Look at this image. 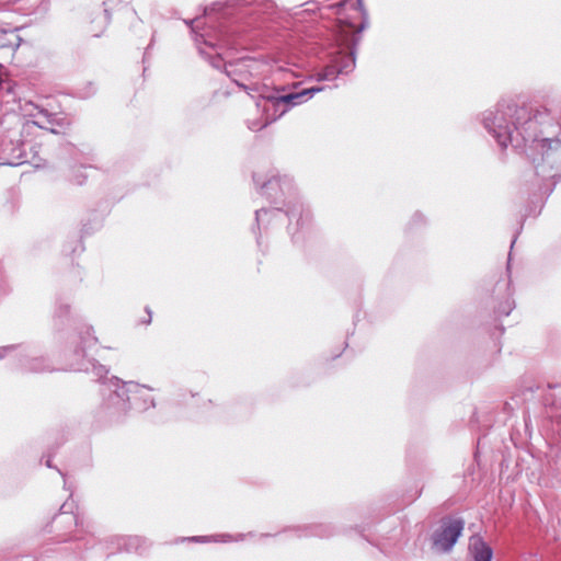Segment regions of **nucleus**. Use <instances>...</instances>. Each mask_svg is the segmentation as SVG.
Segmentation results:
<instances>
[{"label":"nucleus","instance_id":"f257e3e1","mask_svg":"<svg viewBox=\"0 0 561 561\" xmlns=\"http://www.w3.org/2000/svg\"><path fill=\"white\" fill-rule=\"evenodd\" d=\"M482 122L499 146L524 147L533 162H537L539 157L545 161L552 152L561 150V139L549 136L548 128L552 125L546 112L534 111L527 105L501 102L495 110L483 113Z\"/></svg>","mask_w":561,"mask_h":561},{"label":"nucleus","instance_id":"f03ea898","mask_svg":"<svg viewBox=\"0 0 561 561\" xmlns=\"http://www.w3.org/2000/svg\"><path fill=\"white\" fill-rule=\"evenodd\" d=\"M320 91H322L321 87H311L286 94L263 95V104L257 103V105L262 106L266 113L265 122L250 125L249 128L252 130L261 129L284 115L290 107L305 103Z\"/></svg>","mask_w":561,"mask_h":561},{"label":"nucleus","instance_id":"7ed1b4c3","mask_svg":"<svg viewBox=\"0 0 561 561\" xmlns=\"http://www.w3.org/2000/svg\"><path fill=\"white\" fill-rule=\"evenodd\" d=\"M210 65L217 69L224 66L226 75L232 82L245 91L254 89L252 80L259 79L267 67L264 61L250 57L225 64L219 55L210 57Z\"/></svg>","mask_w":561,"mask_h":561},{"label":"nucleus","instance_id":"20e7f679","mask_svg":"<svg viewBox=\"0 0 561 561\" xmlns=\"http://www.w3.org/2000/svg\"><path fill=\"white\" fill-rule=\"evenodd\" d=\"M19 108L24 117H28L22 128V133H28L32 128L38 127L57 134L56 127L66 128L69 122L57 114L49 112L44 106L33 101H20Z\"/></svg>","mask_w":561,"mask_h":561},{"label":"nucleus","instance_id":"39448f33","mask_svg":"<svg viewBox=\"0 0 561 561\" xmlns=\"http://www.w3.org/2000/svg\"><path fill=\"white\" fill-rule=\"evenodd\" d=\"M463 530L460 518H445L433 534V546L436 550L447 552L457 542Z\"/></svg>","mask_w":561,"mask_h":561},{"label":"nucleus","instance_id":"423d86ee","mask_svg":"<svg viewBox=\"0 0 561 561\" xmlns=\"http://www.w3.org/2000/svg\"><path fill=\"white\" fill-rule=\"evenodd\" d=\"M112 387L114 388L113 397L111 398L113 404L118 403L117 401H115V399H119L123 402H125L130 400V394L142 396L145 390H152L147 386H141L133 381L122 382L119 379L115 377L111 378L110 380V388Z\"/></svg>","mask_w":561,"mask_h":561},{"label":"nucleus","instance_id":"0eeeda50","mask_svg":"<svg viewBox=\"0 0 561 561\" xmlns=\"http://www.w3.org/2000/svg\"><path fill=\"white\" fill-rule=\"evenodd\" d=\"M469 554L473 561H491L493 551L481 537L472 536L469 540Z\"/></svg>","mask_w":561,"mask_h":561},{"label":"nucleus","instance_id":"6e6552de","mask_svg":"<svg viewBox=\"0 0 561 561\" xmlns=\"http://www.w3.org/2000/svg\"><path fill=\"white\" fill-rule=\"evenodd\" d=\"M333 60L339 67L337 71L342 75L351 72L355 67V58L352 53L339 54Z\"/></svg>","mask_w":561,"mask_h":561},{"label":"nucleus","instance_id":"1a4fd4ad","mask_svg":"<svg viewBox=\"0 0 561 561\" xmlns=\"http://www.w3.org/2000/svg\"><path fill=\"white\" fill-rule=\"evenodd\" d=\"M146 548V539L139 536H131L126 539V550L128 552H142Z\"/></svg>","mask_w":561,"mask_h":561},{"label":"nucleus","instance_id":"9d476101","mask_svg":"<svg viewBox=\"0 0 561 561\" xmlns=\"http://www.w3.org/2000/svg\"><path fill=\"white\" fill-rule=\"evenodd\" d=\"M337 65L334 60H332V64L327 66L323 71L318 73V80L324 81V80H333L337 77V75H341L340 71H337Z\"/></svg>","mask_w":561,"mask_h":561},{"label":"nucleus","instance_id":"9b49d317","mask_svg":"<svg viewBox=\"0 0 561 561\" xmlns=\"http://www.w3.org/2000/svg\"><path fill=\"white\" fill-rule=\"evenodd\" d=\"M304 208L301 204H294L293 206H289L286 209V215L288 216L289 220L297 219V222L302 218Z\"/></svg>","mask_w":561,"mask_h":561},{"label":"nucleus","instance_id":"f8f14e48","mask_svg":"<svg viewBox=\"0 0 561 561\" xmlns=\"http://www.w3.org/2000/svg\"><path fill=\"white\" fill-rule=\"evenodd\" d=\"M279 209H259L255 211V219H256V222L260 225L262 221H264L265 217L266 218H274L276 217L278 214H279Z\"/></svg>","mask_w":561,"mask_h":561},{"label":"nucleus","instance_id":"ddd939ff","mask_svg":"<svg viewBox=\"0 0 561 561\" xmlns=\"http://www.w3.org/2000/svg\"><path fill=\"white\" fill-rule=\"evenodd\" d=\"M15 37L16 36L13 33H7V32L0 30V48L12 47L13 46L12 39Z\"/></svg>","mask_w":561,"mask_h":561},{"label":"nucleus","instance_id":"4468645a","mask_svg":"<svg viewBox=\"0 0 561 561\" xmlns=\"http://www.w3.org/2000/svg\"><path fill=\"white\" fill-rule=\"evenodd\" d=\"M89 365H91V369L95 376L100 379L105 377L108 373L107 368L101 364L89 360Z\"/></svg>","mask_w":561,"mask_h":561},{"label":"nucleus","instance_id":"2eb2a0df","mask_svg":"<svg viewBox=\"0 0 561 561\" xmlns=\"http://www.w3.org/2000/svg\"><path fill=\"white\" fill-rule=\"evenodd\" d=\"M279 181H280L279 178L274 176V178L270 179L266 183H264L261 188L264 191L265 194L271 196L270 191L273 190L274 186L279 185Z\"/></svg>","mask_w":561,"mask_h":561},{"label":"nucleus","instance_id":"dca6fc26","mask_svg":"<svg viewBox=\"0 0 561 561\" xmlns=\"http://www.w3.org/2000/svg\"><path fill=\"white\" fill-rule=\"evenodd\" d=\"M90 331H91V329L88 328L85 330V335L81 337L82 343L84 344V346H88V347H91L96 342V339L91 335Z\"/></svg>","mask_w":561,"mask_h":561},{"label":"nucleus","instance_id":"f3484780","mask_svg":"<svg viewBox=\"0 0 561 561\" xmlns=\"http://www.w3.org/2000/svg\"><path fill=\"white\" fill-rule=\"evenodd\" d=\"M199 38L203 39L204 44L213 46V43L210 42V36H209L208 33H203V34H199V35L196 34L195 42L198 43Z\"/></svg>","mask_w":561,"mask_h":561},{"label":"nucleus","instance_id":"a211bd4d","mask_svg":"<svg viewBox=\"0 0 561 561\" xmlns=\"http://www.w3.org/2000/svg\"><path fill=\"white\" fill-rule=\"evenodd\" d=\"M215 541H221V542H228L232 540V537L230 535H218L214 537Z\"/></svg>","mask_w":561,"mask_h":561},{"label":"nucleus","instance_id":"6ab92c4d","mask_svg":"<svg viewBox=\"0 0 561 561\" xmlns=\"http://www.w3.org/2000/svg\"><path fill=\"white\" fill-rule=\"evenodd\" d=\"M191 24H192V31L194 33H196V31L201 27L202 25V21L199 19H195L193 21H191Z\"/></svg>","mask_w":561,"mask_h":561},{"label":"nucleus","instance_id":"aec40b11","mask_svg":"<svg viewBox=\"0 0 561 561\" xmlns=\"http://www.w3.org/2000/svg\"><path fill=\"white\" fill-rule=\"evenodd\" d=\"M75 369H78V370H89V366L85 365L84 363H78L76 366H75Z\"/></svg>","mask_w":561,"mask_h":561},{"label":"nucleus","instance_id":"412c9836","mask_svg":"<svg viewBox=\"0 0 561 561\" xmlns=\"http://www.w3.org/2000/svg\"><path fill=\"white\" fill-rule=\"evenodd\" d=\"M192 540L194 541H202V542H206L208 541V537H193Z\"/></svg>","mask_w":561,"mask_h":561},{"label":"nucleus","instance_id":"4be33fe9","mask_svg":"<svg viewBox=\"0 0 561 561\" xmlns=\"http://www.w3.org/2000/svg\"><path fill=\"white\" fill-rule=\"evenodd\" d=\"M148 313H150V312L148 311ZM150 321H151V314H149V318H148V320L146 321V323H150Z\"/></svg>","mask_w":561,"mask_h":561},{"label":"nucleus","instance_id":"5701e85b","mask_svg":"<svg viewBox=\"0 0 561 561\" xmlns=\"http://www.w3.org/2000/svg\"><path fill=\"white\" fill-rule=\"evenodd\" d=\"M150 405H151V407H154L153 399H150Z\"/></svg>","mask_w":561,"mask_h":561},{"label":"nucleus","instance_id":"b1692460","mask_svg":"<svg viewBox=\"0 0 561 561\" xmlns=\"http://www.w3.org/2000/svg\"><path fill=\"white\" fill-rule=\"evenodd\" d=\"M254 182L259 184V179L256 178V175L254 176Z\"/></svg>","mask_w":561,"mask_h":561},{"label":"nucleus","instance_id":"393cba45","mask_svg":"<svg viewBox=\"0 0 561 561\" xmlns=\"http://www.w3.org/2000/svg\"><path fill=\"white\" fill-rule=\"evenodd\" d=\"M356 4H357V5H360V1H359V0H356Z\"/></svg>","mask_w":561,"mask_h":561},{"label":"nucleus","instance_id":"a878e982","mask_svg":"<svg viewBox=\"0 0 561 561\" xmlns=\"http://www.w3.org/2000/svg\"><path fill=\"white\" fill-rule=\"evenodd\" d=\"M1 358H3V354H2V353H0V359H1Z\"/></svg>","mask_w":561,"mask_h":561}]
</instances>
